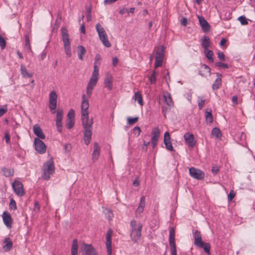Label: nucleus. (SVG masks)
<instances>
[{
	"label": "nucleus",
	"mask_w": 255,
	"mask_h": 255,
	"mask_svg": "<svg viewBox=\"0 0 255 255\" xmlns=\"http://www.w3.org/2000/svg\"><path fill=\"white\" fill-rule=\"evenodd\" d=\"M130 226L131 227V238L133 242H136L141 236L142 225L140 223H137L135 220H132L130 221Z\"/></svg>",
	"instance_id": "f257e3e1"
},
{
	"label": "nucleus",
	"mask_w": 255,
	"mask_h": 255,
	"mask_svg": "<svg viewBox=\"0 0 255 255\" xmlns=\"http://www.w3.org/2000/svg\"><path fill=\"white\" fill-rule=\"evenodd\" d=\"M61 30L65 54L67 57H70L71 56V48L68 30L65 27H62Z\"/></svg>",
	"instance_id": "f03ea898"
},
{
	"label": "nucleus",
	"mask_w": 255,
	"mask_h": 255,
	"mask_svg": "<svg viewBox=\"0 0 255 255\" xmlns=\"http://www.w3.org/2000/svg\"><path fill=\"white\" fill-rule=\"evenodd\" d=\"M54 172V162L53 159L51 158L43 165L42 177L45 180H49L50 178V175L52 174Z\"/></svg>",
	"instance_id": "7ed1b4c3"
},
{
	"label": "nucleus",
	"mask_w": 255,
	"mask_h": 255,
	"mask_svg": "<svg viewBox=\"0 0 255 255\" xmlns=\"http://www.w3.org/2000/svg\"><path fill=\"white\" fill-rule=\"evenodd\" d=\"M96 29L103 44L106 47H110L111 46V43L108 40L106 31L100 23H98L96 25Z\"/></svg>",
	"instance_id": "20e7f679"
},
{
	"label": "nucleus",
	"mask_w": 255,
	"mask_h": 255,
	"mask_svg": "<svg viewBox=\"0 0 255 255\" xmlns=\"http://www.w3.org/2000/svg\"><path fill=\"white\" fill-rule=\"evenodd\" d=\"M98 78L99 73H97V71L94 70L86 88V93L89 98L91 96L92 91L98 82Z\"/></svg>",
	"instance_id": "39448f33"
},
{
	"label": "nucleus",
	"mask_w": 255,
	"mask_h": 255,
	"mask_svg": "<svg viewBox=\"0 0 255 255\" xmlns=\"http://www.w3.org/2000/svg\"><path fill=\"white\" fill-rule=\"evenodd\" d=\"M165 48L164 46L161 45L158 48L156 52L155 61L154 66L155 68L161 67L164 58Z\"/></svg>",
	"instance_id": "423d86ee"
},
{
	"label": "nucleus",
	"mask_w": 255,
	"mask_h": 255,
	"mask_svg": "<svg viewBox=\"0 0 255 255\" xmlns=\"http://www.w3.org/2000/svg\"><path fill=\"white\" fill-rule=\"evenodd\" d=\"M169 242L171 248V255H177L175 241V231L173 228L170 229L169 231Z\"/></svg>",
	"instance_id": "0eeeda50"
},
{
	"label": "nucleus",
	"mask_w": 255,
	"mask_h": 255,
	"mask_svg": "<svg viewBox=\"0 0 255 255\" xmlns=\"http://www.w3.org/2000/svg\"><path fill=\"white\" fill-rule=\"evenodd\" d=\"M189 172L190 176L196 179L202 180L205 177L204 172L195 167H191L189 170Z\"/></svg>",
	"instance_id": "6e6552de"
},
{
	"label": "nucleus",
	"mask_w": 255,
	"mask_h": 255,
	"mask_svg": "<svg viewBox=\"0 0 255 255\" xmlns=\"http://www.w3.org/2000/svg\"><path fill=\"white\" fill-rule=\"evenodd\" d=\"M82 102L81 105V116H88L89 115V102L88 99L85 95H83L82 96Z\"/></svg>",
	"instance_id": "1a4fd4ad"
},
{
	"label": "nucleus",
	"mask_w": 255,
	"mask_h": 255,
	"mask_svg": "<svg viewBox=\"0 0 255 255\" xmlns=\"http://www.w3.org/2000/svg\"><path fill=\"white\" fill-rule=\"evenodd\" d=\"M34 144L35 149L40 154H43L45 152L46 149V145L39 138H35Z\"/></svg>",
	"instance_id": "9d476101"
},
{
	"label": "nucleus",
	"mask_w": 255,
	"mask_h": 255,
	"mask_svg": "<svg viewBox=\"0 0 255 255\" xmlns=\"http://www.w3.org/2000/svg\"><path fill=\"white\" fill-rule=\"evenodd\" d=\"M81 250L82 255H98L95 249L91 244H84Z\"/></svg>",
	"instance_id": "9b49d317"
},
{
	"label": "nucleus",
	"mask_w": 255,
	"mask_h": 255,
	"mask_svg": "<svg viewBox=\"0 0 255 255\" xmlns=\"http://www.w3.org/2000/svg\"><path fill=\"white\" fill-rule=\"evenodd\" d=\"M12 188L18 196L21 197L24 195L23 185L20 181H15L12 184Z\"/></svg>",
	"instance_id": "f8f14e48"
},
{
	"label": "nucleus",
	"mask_w": 255,
	"mask_h": 255,
	"mask_svg": "<svg viewBox=\"0 0 255 255\" xmlns=\"http://www.w3.org/2000/svg\"><path fill=\"white\" fill-rule=\"evenodd\" d=\"M160 129L158 127H155L152 130L151 145L154 148L156 144L160 135Z\"/></svg>",
	"instance_id": "ddd939ff"
},
{
	"label": "nucleus",
	"mask_w": 255,
	"mask_h": 255,
	"mask_svg": "<svg viewBox=\"0 0 255 255\" xmlns=\"http://www.w3.org/2000/svg\"><path fill=\"white\" fill-rule=\"evenodd\" d=\"M112 231L109 230L106 233V248L108 255H111L112 253Z\"/></svg>",
	"instance_id": "4468645a"
},
{
	"label": "nucleus",
	"mask_w": 255,
	"mask_h": 255,
	"mask_svg": "<svg viewBox=\"0 0 255 255\" xmlns=\"http://www.w3.org/2000/svg\"><path fill=\"white\" fill-rule=\"evenodd\" d=\"M184 138L186 143L190 146L193 147L195 145L196 141L192 133H190L189 132L185 133L184 135Z\"/></svg>",
	"instance_id": "2eb2a0df"
},
{
	"label": "nucleus",
	"mask_w": 255,
	"mask_h": 255,
	"mask_svg": "<svg viewBox=\"0 0 255 255\" xmlns=\"http://www.w3.org/2000/svg\"><path fill=\"white\" fill-rule=\"evenodd\" d=\"M81 121L82 126L84 128H92L93 124V119H89L88 116H82Z\"/></svg>",
	"instance_id": "dca6fc26"
},
{
	"label": "nucleus",
	"mask_w": 255,
	"mask_h": 255,
	"mask_svg": "<svg viewBox=\"0 0 255 255\" xmlns=\"http://www.w3.org/2000/svg\"><path fill=\"white\" fill-rule=\"evenodd\" d=\"M164 143L167 149L170 151H173L174 149L171 142V138L169 133L166 131L164 134Z\"/></svg>",
	"instance_id": "f3484780"
},
{
	"label": "nucleus",
	"mask_w": 255,
	"mask_h": 255,
	"mask_svg": "<svg viewBox=\"0 0 255 255\" xmlns=\"http://www.w3.org/2000/svg\"><path fill=\"white\" fill-rule=\"evenodd\" d=\"M145 204V198L144 196H142L140 198V203L139 206L135 211V217L140 216L141 213L143 212Z\"/></svg>",
	"instance_id": "a211bd4d"
},
{
	"label": "nucleus",
	"mask_w": 255,
	"mask_h": 255,
	"mask_svg": "<svg viewBox=\"0 0 255 255\" xmlns=\"http://www.w3.org/2000/svg\"><path fill=\"white\" fill-rule=\"evenodd\" d=\"M101 147L98 142L94 143V151L92 153V160L93 162L96 161L100 154Z\"/></svg>",
	"instance_id": "6ab92c4d"
},
{
	"label": "nucleus",
	"mask_w": 255,
	"mask_h": 255,
	"mask_svg": "<svg viewBox=\"0 0 255 255\" xmlns=\"http://www.w3.org/2000/svg\"><path fill=\"white\" fill-rule=\"evenodd\" d=\"M194 238V245L197 246H201L203 245V242L202 240L201 235L200 232L198 230H195L193 234Z\"/></svg>",
	"instance_id": "aec40b11"
},
{
	"label": "nucleus",
	"mask_w": 255,
	"mask_h": 255,
	"mask_svg": "<svg viewBox=\"0 0 255 255\" xmlns=\"http://www.w3.org/2000/svg\"><path fill=\"white\" fill-rule=\"evenodd\" d=\"M2 217L5 225L8 228H10L11 227L12 219L9 213L4 211L2 213Z\"/></svg>",
	"instance_id": "412c9836"
},
{
	"label": "nucleus",
	"mask_w": 255,
	"mask_h": 255,
	"mask_svg": "<svg viewBox=\"0 0 255 255\" xmlns=\"http://www.w3.org/2000/svg\"><path fill=\"white\" fill-rule=\"evenodd\" d=\"M33 130L34 133L38 137L37 138L41 139L45 138V134L38 125L36 124L33 126Z\"/></svg>",
	"instance_id": "4be33fe9"
},
{
	"label": "nucleus",
	"mask_w": 255,
	"mask_h": 255,
	"mask_svg": "<svg viewBox=\"0 0 255 255\" xmlns=\"http://www.w3.org/2000/svg\"><path fill=\"white\" fill-rule=\"evenodd\" d=\"M211 73L210 68L206 64H203L201 66V70L199 71V74L203 77H207L209 76Z\"/></svg>",
	"instance_id": "5701e85b"
},
{
	"label": "nucleus",
	"mask_w": 255,
	"mask_h": 255,
	"mask_svg": "<svg viewBox=\"0 0 255 255\" xmlns=\"http://www.w3.org/2000/svg\"><path fill=\"white\" fill-rule=\"evenodd\" d=\"M84 142L86 145L89 144L91 139L92 128H84Z\"/></svg>",
	"instance_id": "b1692460"
},
{
	"label": "nucleus",
	"mask_w": 255,
	"mask_h": 255,
	"mask_svg": "<svg viewBox=\"0 0 255 255\" xmlns=\"http://www.w3.org/2000/svg\"><path fill=\"white\" fill-rule=\"evenodd\" d=\"M198 19L202 29L205 31H208L210 29V25L205 18L201 16H198Z\"/></svg>",
	"instance_id": "393cba45"
},
{
	"label": "nucleus",
	"mask_w": 255,
	"mask_h": 255,
	"mask_svg": "<svg viewBox=\"0 0 255 255\" xmlns=\"http://www.w3.org/2000/svg\"><path fill=\"white\" fill-rule=\"evenodd\" d=\"M201 45L203 47L204 50H206L210 47L211 42L209 37L203 36L202 38Z\"/></svg>",
	"instance_id": "a878e982"
},
{
	"label": "nucleus",
	"mask_w": 255,
	"mask_h": 255,
	"mask_svg": "<svg viewBox=\"0 0 255 255\" xmlns=\"http://www.w3.org/2000/svg\"><path fill=\"white\" fill-rule=\"evenodd\" d=\"M113 77L111 75H107L104 80L105 86L110 90L112 89Z\"/></svg>",
	"instance_id": "bb28decb"
},
{
	"label": "nucleus",
	"mask_w": 255,
	"mask_h": 255,
	"mask_svg": "<svg viewBox=\"0 0 255 255\" xmlns=\"http://www.w3.org/2000/svg\"><path fill=\"white\" fill-rule=\"evenodd\" d=\"M217 76H218L217 78L216 79L215 81L212 85V89L214 90H217L219 88L220 86L221 85L222 83V75L219 73H217Z\"/></svg>",
	"instance_id": "cd10ccee"
},
{
	"label": "nucleus",
	"mask_w": 255,
	"mask_h": 255,
	"mask_svg": "<svg viewBox=\"0 0 255 255\" xmlns=\"http://www.w3.org/2000/svg\"><path fill=\"white\" fill-rule=\"evenodd\" d=\"M78 244L77 239L73 240L71 248V255H78Z\"/></svg>",
	"instance_id": "c85d7f7f"
},
{
	"label": "nucleus",
	"mask_w": 255,
	"mask_h": 255,
	"mask_svg": "<svg viewBox=\"0 0 255 255\" xmlns=\"http://www.w3.org/2000/svg\"><path fill=\"white\" fill-rule=\"evenodd\" d=\"M20 72L23 78H31L32 77V74L29 73L23 65H21L20 66Z\"/></svg>",
	"instance_id": "c756f323"
},
{
	"label": "nucleus",
	"mask_w": 255,
	"mask_h": 255,
	"mask_svg": "<svg viewBox=\"0 0 255 255\" xmlns=\"http://www.w3.org/2000/svg\"><path fill=\"white\" fill-rule=\"evenodd\" d=\"M77 53L79 59L81 60H83V55L86 53V50L85 48L82 45L78 46L77 47Z\"/></svg>",
	"instance_id": "7c9ffc66"
},
{
	"label": "nucleus",
	"mask_w": 255,
	"mask_h": 255,
	"mask_svg": "<svg viewBox=\"0 0 255 255\" xmlns=\"http://www.w3.org/2000/svg\"><path fill=\"white\" fill-rule=\"evenodd\" d=\"M101 57L100 55L99 54H96L95 58L94 70L97 71V73H99L98 66L101 64Z\"/></svg>",
	"instance_id": "2f4dec72"
},
{
	"label": "nucleus",
	"mask_w": 255,
	"mask_h": 255,
	"mask_svg": "<svg viewBox=\"0 0 255 255\" xmlns=\"http://www.w3.org/2000/svg\"><path fill=\"white\" fill-rule=\"evenodd\" d=\"M164 100L166 103V104L169 106L172 107L173 105V102L172 101L171 95L169 93H167L166 95H164Z\"/></svg>",
	"instance_id": "473e14b6"
},
{
	"label": "nucleus",
	"mask_w": 255,
	"mask_h": 255,
	"mask_svg": "<svg viewBox=\"0 0 255 255\" xmlns=\"http://www.w3.org/2000/svg\"><path fill=\"white\" fill-rule=\"evenodd\" d=\"M133 99H134L135 101H137L138 103L140 106L143 105V101H142V98L141 94L140 92H135L134 94V97H133Z\"/></svg>",
	"instance_id": "72a5a7b5"
},
{
	"label": "nucleus",
	"mask_w": 255,
	"mask_h": 255,
	"mask_svg": "<svg viewBox=\"0 0 255 255\" xmlns=\"http://www.w3.org/2000/svg\"><path fill=\"white\" fill-rule=\"evenodd\" d=\"M204 54L206 57V58L210 61L211 62H213V52L212 50L207 49L206 50H204Z\"/></svg>",
	"instance_id": "f704fd0d"
},
{
	"label": "nucleus",
	"mask_w": 255,
	"mask_h": 255,
	"mask_svg": "<svg viewBox=\"0 0 255 255\" xmlns=\"http://www.w3.org/2000/svg\"><path fill=\"white\" fill-rule=\"evenodd\" d=\"M3 174L6 177L12 176L13 175V170L6 167H4L2 169Z\"/></svg>",
	"instance_id": "c9c22d12"
},
{
	"label": "nucleus",
	"mask_w": 255,
	"mask_h": 255,
	"mask_svg": "<svg viewBox=\"0 0 255 255\" xmlns=\"http://www.w3.org/2000/svg\"><path fill=\"white\" fill-rule=\"evenodd\" d=\"M25 38V44H24V48L28 51L31 50V47L30 44V41L29 39V36L28 34H25L24 35Z\"/></svg>",
	"instance_id": "e433bc0d"
},
{
	"label": "nucleus",
	"mask_w": 255,
	"mask_h": 255,
	"mask_svg": "<svg viewBox=\"0 0 255 255\" xmlns=\"http://www.w3.org/2000/svg\"><path fill=\"white\" fill-rule=\"evenodd\" d=\"M4 243H5L4 248H6L7 251L10 250L12 247V243L10 241V239L8 238H5L4 239Z\"/></svg>",
	"instance_id": "4c0bfd02"
},
{
	"label": "nucleus",
	"mask_w": 255,
	"mask_h": 255,
	"mask_svg": "<svg viewBox=\"0 0 255 255\" xmlns=\"http://www.w3.org/2000/svg\"><path fill=\"white\" fill-rule=\"evenodd\" d=\"M212 134L217 138H219L222 136L221 130L219 128H213L212 130Z\"/></svg>",
	"instance_id": "58836bf2"
},
{
	"label": "nucleus",
	"mask_w": 255,
	"mask_h": 255,
	"mask_svg": "<svg viewBox=\"0 0 255 255\" xmlns=\"http://www.w3.org/2000/svg\"><path fill=\"white\" fill-rule=\"evenodd\" d=\"M104 214L106 215V218L109 220H111L113 217V214L111 211L108 209H105L103 211Z\"/></svg>",
	"instance_id": "ea45409f"
},
{
	"label": "nucleus",
	"mask_w": 255,
	"mask_h": 255,
	"mask_svg": "<svg viewBox=\"0 0 255 255\" xmlns=\"http://www.w3.org/2000/svg\"><path fill=\"white\" fill-rule=\"evenodd\" d=\"M157 75V73L155 71H153L151 76L149 77V81L151 84L155 83Z\"/></svg>",
	"instance_id": "a19ab883"
},
{
	"label": "nucleus",
	"mask_w": 255,
	"mask_h": 255,
	"mask_svg": "<svg viewBox=\"0 0 255 255\" xmlns=\"http://www.w3.org/2000/svg\"><path fill=\"white\" fill-rule=\"evenodd\" d=\"M199 248L203 249L204 251L207 253H210V245L209 243H206L203 242V245H202L201 246H199Z\"/></svg>",
	"instance_id": "79ce46f5"
},
{
	"label": "nucleus",
	"mask_w": 255,
	"mask_h": 255,
	"mask_svg": "<svg viewBox=\"0 0 255 255\" xmlns=\"http://www.w3.org/2000/svg\"><path fill=\"white\" fill-rule=\"evenodd\" d=\"M63 117V111L61 109H58L57 112L56 122H62Z\"/></svg>",
	"instance_id": "37998d69"
},
{
	"label": "nucleus",
	"mask_w": 255,
	"mask_h": 255,
	"mask_svg": "<svg viewBox=\"0 0 255 255\" xmlns=\"http://www.w3.org/2000/svg\"><path fill=\"white\" fill-rule=\"evenodd\" d=\"M57 95L54 91H52L50 94L49 102H57Z\"/></svg>",
	"instance_id": "c03bdc74"
},
{
	"label": "nucleus",
	"mask_w": 255,
	"mask_h": 255,
	"mask_svg": "<svg viewBox=\"0 0 255 255\" xmlns=\"http://www.w3.org/2000/svg\"><path fill=\"white\" fill-rule=\"evenodd\" d=\"M57 106V102H49V109L52 114L55 113V109Z\"/></svg>",
	"instance_id": "a18cd8bd"
},
{
	"label": "nucleus",
	"mask_w": 255,
	"mask_h": 255,
	"mask_svg": "<svg viewBox=\"0 0 255 255\" xmlns=\"http://www.w3.org/2000/svg\"><path fill=\"white\" fill-rule=\"evenodd\" d=\"M205 116L206 121L208 122L209 123H212L213 122V116L211 111L206 112L205 113Z\"/></svg>",
	"instance_id": "49530a36"
},
{
	"label": "nucleus",
	"mask_w": 255,
	"mask_h": 255,
	"mask_svg": "<svg viewBox=\"0 0 255 255\" xmlns=\"http://www.w3.org/2000/svg\"><path fill=\"white\" fill-rule=\"evenodd\" d=\"M75 124V120L68 119L66 122V127L68 129L72 128Z\"/></svg>",
	"instance_id": "de8ad7c7"
},
{
	"label": "nucleus",
	"mask_w": 255,
	"mask_h": 255,
	"mask_svg": "<svg viewBox=\"0 0 255 255\" xmlns=\"http://www.w3.org/2000/svg\"><path fill=\"white\" fill-rule=\"evenodd\" d=\"M138 120V117L131 118L128 117V122L129 125H133L136 123Z\"/></svg>",
	"instance_id": "09e8293b"
},
{
	"label": "nucleus",
	"mask_w": 255,
	"mask_h": 255,
	"mask_svg": "<svg viewBox=\"0 0 255 255\" xmlns=\"http://www.w3.org/2000/svg\"><path fill=\"white\" fill-rule=\"evenodd\" d=\"M238 20L240 21V22L242 25H246L248 23L246 17L243 15L239 17Z\"/></svg>",
	"instance_id": "8fccbe9b"
},
{
	"label": "nucleus",
	"mask_w": 255,
	"mask_h": 255,
	"mask_svg": "<svg viewBox=\"0 0 255 255\" xmlns=\"http://www.w3.org/2000/svg\"><path fill=\"white\" fill-rule=\"evenodd\" d=\"M75 112L73 109H70L67 114L68 119L75 120Z\"/></svg>",
	"instance_id": "3c124183"
},
{
	"label": "nucleus",
	"mask_w": 255,
	"mask_h": 255,
	"mask_svg": "<svg viewBox=\"0 0 255 255\" xmlns=\"http://www.w3.org/2000/svg\"><path fill=\"white\" fill-rule=\"evenodd\" d=\"M198 106L200 110L202 109L205 105V100L204 99H200V97L198 98Z\"/></svg>",
	"instance_id": "603ef678"
},
{
	"label": "nucleus",
	"mask_w": 255,
	"mask_h": 255,
	"mask_svg": "<svg viewBox=\"0 0 255 255\" xmlns=\"http://www.w3.org/2000/svg\"><path fill=\"white\" fill-rule=\"evenodd\" d=\"M9 208L11 209L15 210L17 208L16 204L13 199H11L9 203Z\"/></svg>",
	"instance_id": "864d4df0"
},
{
	"label": "nucleus",
	"mask_w": 255,
	"mask_h": 255,
	"mask_svg": "<svg viewBox=\"0 0 255 255\" xmlns=\"http://www.w3.org/2000/svg\"><path fill=\"white\" fill-rule=\"evenodd\" d=\"M215 66L219 67H222L224 68H228L229 66L227 64L222 63L220 62H218L215 63Z\"/></svg>",
	"instance_id": "5fc2aeb1"
},
{
	"label": "nucleus",
	"mask_w": 255,
	"mask_h": 255,
	"mask_svg": "<svg viewBox=\"0 0 255 255\" xmlns=\"http://www.w3.org/2000/svg\"><path fill=\"white\" fill-rule=\"evenodd\" d=\"M6 43L4 39L0 34V46L2 49H3L5 47Z\"/></svg>",
	"instance_id": "6e6d98bb"
},
{
	"label": "nucleus",
	"mask_w": 255,
	"mask_h": 255,
	"mask_svg": "<svg viewBox=\"0 0 255 255\" xmlns=\"http://www.w3.org/2000/svg\"><path fill=\"white\" fill-rule=\"evenodd\" d=\"M235 193H234L233 190H231L228 196V200L230 201H232L233 199L235 197Z\"/></svg>",
	"instance_id": "4d7b16f0"
},
{
	"label": "nucleus",
	"mask_w": 255,
	"mask_h": 255,
	"mask_svg": "<svg viewBox=\"0 0 255 255\" xmlns=\"http://www.w3.org/2000/svg\"><path fill=\"white\" fill-rule=\"evenodd\" d=\"M219 171V167L217 166H213L212 167V173L215 175L216 174L218 171Z\"/></svg>",
	"instance_id": "13d9d810"
},
{
	"label": "nucleus",
	"mask_w": 255,
	"mask_h": 255,
	"mask_svg": "<svg viewBox=\"0 0 255 255\" xmlns=\"http://www.w3.org/2000/svg\"><path fill=\"white\" fill-rule=\"evenodd\" d=\"M133 131L135 134H137V135H139L140 133V128L138 127H135L133 128Z\"/></svg>",
	"instance_id": "bf43d9fd"
},
{
	"label": "nucleus",
	"mask_w": 255,
	"mask_h": 255,
	"mask_svg": "<svg viewBox=\"0 0 255 255\" xmlns=\"http://www.w3.org/2000/svg\"><path fill=\"white\" fill-rule=\"evenodd\" d=\"M218 58L221 60H225V56L223 52H219L218 53Z\"/></svg>",
	"instance_id": "052dcab7"
},
{
	"label": "nucleus",
	"mask_w": 255,
	"mask_h": 255,
	"mask_svg": "<svg viewBox=\"0 0 255 255\" xmlns=\"http://www.w3.org/2000/svg\"><path fill=\"white\" fill-rule=\"evenodd\" d=\"M118 0H104V3L105 4H110L113 2L117 1Z\"/></svg>",
	"instance_id": "680f3d73"
},
{
	"label": "nucleus",
	"mask_w": 255,
	"mask_h": 255,
	"mask_svg": "<svg viewBox=\"0 0 255 255\" xmlns=\"http://www.w3.org/2000/svg\"><path fill=\"white\" fill-rule=\"evenodd\" d=\"M4 138L5 139V142L7 143H9L10 142V136H9V133L8 132H7L5 134Z\"/></svg>",
	"instance_id": "e2e57ef3"
},
{
	"label": "nucleus",
	"mask_w": 255,
	"mask_h": 255,
	"mask_svg": "<svg viewBox=\"0 0 255 255\" xmlns=\"http://www.w3.org/2000/svg\"><path fill=\"white\" fill-rule=\"evenodd\" d=\"M188 21L185 17H183L181 20V24L183 26H186L187 24Z\"/></svg>",
	"instance_id": "0e129e2a"
},
{
	"label": "nucleus",
	"mask_w": 255,
	"mask_h": 255,
	"mask_svg": "<svg viewBox=\"0 0 255 255\" xmlns=\"http://www.w3.org/2000/svg\"><path fill=\"white\" fill-rule=\"evenodd\" d=\"M39 209H40V206H39V204L38 203V202H35V204H34V210L35 212H38L39 210Z\"/></svg>",
	"instance_id": "69168bd1"
},
{
	"label": "nucleus",
	"mask_w": 255,
	"mask_h": 255,
	"mask_svg": "<svg viewBox=\"0 0 255 255\" xmlns=\"http://www.w3.org/2000/svg\"><path fill=\"white\" fill-rule=\"evenodd\" d=\"M118 59L116 57H114L112 60L113 65L114 66H116L118 63Z\"/></svg>",
	"instance_id": "338daca9"
},
{
	"label": "nucleus",
	"mask_w": 255,
	"mask_h": 255,
	"mask_svg": "<svg viewBox=\"0 0 255 255\" xmlns=\"http://www.w3.org/2000/svg\"><path fill=\"white\" fill-rule=\"evenodd\" d=\"M128 12V9L127 8H123L120 10V13L121 14H124Z\"/></svg>",
	"instance_id": "774afa93"
}]
</instances>
